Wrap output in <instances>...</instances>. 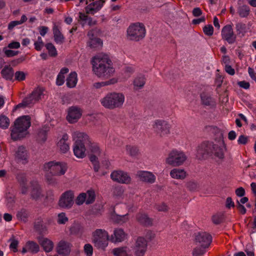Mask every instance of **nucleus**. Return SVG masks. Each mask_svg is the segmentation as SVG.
Wrapping results in <instances>:
<instances>
[{"instance_id":"37","label":"nucleus","mask_w":256,"mask_h":256,"mask_svg":"<svg viewBox=\"0 0 256 256\" xmlns=\"http://www.w3.org/2000/svg\"><path fill=\"white\" fill-rule=\"evenodd\" d=\"M126 151L131 156H136L139 154L138 148L134 146L127 145L126 146Z\"/></svg>"},{"instance_id":"30","label":"nucleus","mask_w":256,"mask_h":256,"mask_svg":"<svg viewBox=\"0 0 256 256\" xmlns=\"http://www.w3.org/2000/svg\"><path fill=\"white\" fill-rule=\"evenodd\" d=\"M201 101L204 105L207 106H214L216 102L214 99L210 96L205 93L200 94Z\"/></svg>"},{"instance_id":"55","label":"nucleus","mask_w":256,"mask_h":256,"mask_svg":"<svg viewBox=\"0 0 256 256\" xmlns=\"http://www.w3.org/2000/svg\"><path fill=\"white\" fill-rule=\"evenodd\" d=\"M16 179L20 182V184H26V175L24 173H19L16 176Z\"/></svg>"},{"instance_id":"58","label":"nucleus","mask_w":256,"mask_h":256,"mask_svg":"<svg viewBox=\"0 0 256 256\" xmlns=\"http://www.w3.org/2000/svg\"><path fill=\"white\" fill-rule=\"evenodd\" d=\"M84 251L87 256H91L93 253V248L90 244H87L84 246Z\"/></svg>"},{"instance_id":"38","label":"nucleus","mask_w":256,"mask_h":256,"mask_svg":"<svg viewBox=\"0 0 256 256\" xmlns=\"http://www.w3.org/2000/svg\"><path fill=\"white\" fill-rule=\"evenodd\" d=\"M146 83V78L144 76H138L134 81V84L135 87L138 88H142Z\"/></svg>"},{"instance_id":"53","label":"nucleus","mask_w":256,"mask_h":256,"mask_svg":"<svg viewBox=\"0 0 256 256\" xmlns=\"http://www.w3.org/2000/svg\"><path fill=\"white\" fill-rule=\"evenodd\" d=\"M15 80L22 81L26 79V74L22 71H17L14 73Z\"/></svg>"},{"instance_id":"41","label":"nucleus","mask_w":256,"mask_h":256,"mask_svg":"<svg viewBox=\"0 0 256 256\" xmlns=\"http://www.w3.org/2000/svg\"><path fill=\"white\" fill-rule=\"evenodd\" d=\"M45 46L48 50V54L50 56L55 57L57 56L58 53L56 50L52 43H48L45 45Z\"/></svg>"},{"instance_id":"56","label":"nucleus","mask_w":256,"mask_h":256,"mask_svg":"<svg viewBox=\"0 0 256 256\" xmlns=\"http://www.w3.org/2000/svg\"><path fill=\"white\" fill-rule=\"evenodd\" d=\"M154 208L159 212H166L168 210V206L165 203L156 204Z\"/></svg>"},{"instance_id":"59","label":"nucleus","mask_w":256,"mask_h":256,"mask_svg":"<svg viewBox=\"0 0 256 256\" xmlns=\"http://www.w3.org/2000/svg\"><path fill=\"white\" fill-rule=\"evenodd\" d=\"M79 19L78 20L82 21L81 24L84 26L87 22L88 16L84 13L79 12Z\"/></svg>"},{"instance_id":"39","label":"nucleus","mask_w":256,"mask_h":256,"mask_svg":"<svg viewBox=\"0 0 256 256\" xmlns=\"http://www.w3.org/2000/svg\"><path fill=\"white\" fill-rule=\"evenodd\" d=\"M43 88H37L32 92L30 94L34 98L36 102L41 98V96L43 94Z\"/></svg>"},{"instance_id":"6","label":"nucleus","mask_w":256,"mask_h":256,"mask_svg":"<svg viewBox=\"0 0 256 256\" xmlns=\"http://www.w3.org/2000/svg\"><path fill=\"white\" fill-rule=\"evenodd\" d=\"M146 32V28L142 24H133L127 29V38L129 40L138 42L144 38Z\"/></svg>"},{"instance_id":"34","label":"nucleus","mask_w":256,"mask_h":256,"mask_svg":"<svg viewBox=\"0 0 256 256\" xmlns=\"http://www.w3.org/2000/svg\"><path fill=\"white\" fill-rule=\"evenodd\" d=\"M90 41L89 42V46L92 48H96L101 47L102 45V41L98 38L91 37L89 38Z\"/></svg>"},{"instance_id":"13","label":"nucleus","mask_w":256,"mask_h":256,"mask_svg":"<svg viewBox=\"0 0 256 256\" xmlns=\"http://www.w3.org/2000/svg\"><path fill=\"white\" fill-rule=\"evenodd\" d=\"M222 39L226 41L229 44H233L236 42V36L234 34L231 25L227 24L222 30Z\"/></svg>"},{"instance_id":"7","label":"nucleus","mask_w":256,"mask_h":256,"mask_svg":"<svg viewBox=\"0 0 256 256\" xmlns=\"http://www.w3.org/2000/svg\"><path fill=\"white\" fill-rule=\"evenodd\" d=\"M67 168L66 163L56 161L46 162L43 166L44 170L52 176L64 175L66 173Z\"/></svg>"},{"instance_id":"12","label":"nucleus","mask_w":256,"mask_h":256,"mask_svg":"<svg viewBox=\"0 0 256 256\" xmlns=\"http://www.w3.org/2000/svg\"><path fill=\"white\" fill-rule=\"evenodd\" d=\"M153 128L160 136H166L170 134V126L166 121L160 120H156Z\"/></svg>"},{"instance_id":"46","label":"nucleus","mask_w":256,"mask_h":256,"mask_svg":"<svg viewBox=\"0 0 256 256\" xmlns=\"http://www.w3.org/2000/svg\"><path fill=\"white\" fill-rule=\"evenodd\" d=\"M236 29L238 34H242L244 36L246 32V26L245 24L238 22L236 24Z\"/></svg>"},{"instance_id":"54","label":"nucleus","mask_w":256,"mask_h":256,"mask_svg":"<svg viewBox=\"0 0 256 256\" xmlns=\"http://www.w3.org/2000/svg\"><path fill=\"white\" fill-rule=\"evenodd\" d=\"M124 193V190L120 186H116L113 188L112 194L114 196H121Z\"/></svg>"},{"instance_id":"44","label":"nucleus","mask_w":256,"mask_h":256,"mask_svg":"<svg viewBox=\"0 0 256 256\" xmlns=\"http://www.w3.org/2000/svg\"><path fill=\"white\" fill-rule=\"evenodd\" d=\"M117 82V80L115 78H112L108 80L106 82H96L94 84V86L96 88H99L102 86H108L112 84H114Z\"/></svg>"},{"instance_id":"10","label":"nucleus","mask_w":256,"mask_h":256,"mask_svg":"<svg viewBox=\"0 0 256 256\" xmlns=\"http://www.w3.org/2000/svg\"><path fill=\"white\" fill-rule=\"evenodd\" d=\"M74 194L72 190L64 192L59 200L58 205L60 208L69 209L74 204Z\"/></svg>"},{"instance_id":"48","label":"nucleus","mask_w":256,"mask_h":256,"mask_svg":"<svg viewBox=\"0 0 256 256\" xmlns=\"http://www.w3.org/2000/svg\"><path fill=\"white\" fill-rule=\"evenodd\" d=\"M28 212L24 209H22L20 211L18 212L16 214V216L18 219L26 222L28 217Z\"/></svg>"},{"instance_id":"43","label":"nucleus","mask_w":256,"mask_h":256,"mask_svg":"<svg viewBox=\"0 0 256 256\" xmlns=\"http://www.w3.org/2000/svg\"><path fill=\"white\" fill-rule=\"evenodd\" d=\"M86 194V204H88L93 203L96 198L94 192L93 190H88Z\"/></svg>"},{"instance_id":"11","label":"nucleus","mask_w":256,"mask_h":256,"mask_svg":"<svg viewBox=\"0 0 256 256\" xmlns=\"http://www.w3.org/2000/svg\"><path fill=\"white\" fill-rule=\"evenodd\" d=\"M194 240L203 248H208L212 242L211 235L206 232H198L195 234Z\"/></svg>"},{"instance_id":"24","label":"nucleus","mask_w":256,"mask_h":256,"mask_svg":"<svg viewBox=\"0 0 256 256\" xmlns=\"http://www.w3.org/2000/svg\"><path fill=\"white\" fill-rule=\"evenodd\" d=\"M2 77L7 80H12L14 76V70L10 66L6 65L1 70Z\"/></svg>"},{"instance_id":"45","label":"nucleus","mask_w":256,"mask_h":256,"mask_svg":"<svg viewBox=\"0 0 256 256\" xmlns=\"http://www.w3.org/2000/svg\"><path fill=\"white\" fill-rule=\"evenodd\" d=\"M8 242H10V248L14 252H18L17 247L19 242L18 240L15 239L14 236L12 235L11 236V238L8 240Z\"/></svg>"},{"instance_id":"50","label":"nucleus","mask_w":256,"mask_h":256,"mask_svg":"<svg viewBox=\"0 0 256 256\" xmlns=\"http://www.w3.org/2000/svg\"><path fill=\"white\" fill-rule=\"evenodd\" d=\"M68 220V218L64 212L60 213L58 216L57 222L58 224H65Z\"/></svg>"},{"instance_id":"22","label":"nucleus","mask_w":256,"mask_h":256,"mask_svg":"<svg viewBox=\"0 0 256 256\" xmlns=\"http://www.w3.org/2000/svg\"><path fill=\"white\" fill-rule=\"evenodd\" d=\"M38 240L40 244L46 252H49L52 250L54 246V242L48 238L44 237H39Z\"/></svg>"},{"instance_id":"2","label":"nucleus","mask_w":256,"mask_h":256,"mask_svg":"<svg viewBox=\"0 0 256 256\" xmlns=\"http://www.w3.org/2000/svg\"><path fill=\"white\" fill-rule=\"evenodd\" d=\"M225 150L224 144L220 146L212 142H206L198 146L196 156L198 159L202 160L214 156L216 158L222 160L224 158Z\"/></svg>"},{"instance_id":"3","label":"nucleus","mask_w":256,"mask_h":256,"mask_svg":"<svg viewBox=\"0 0 256 256\" xmlns=\"http://www.w3.org/2000/svg\"><path fill=\"white\" fill-rule=\"evenodd\" d=\"M30 125L29 116H23L16 118L10 128L12 139L16 141L26 138L28 134V128Z\"/></svg>"},{"instance_id":"14","label":"nucleus","mask_w":256,"mask_h":256,"mask_svg":"<svg viewBox=\"0 0 256 256\" xmlns=\"http://www.w3.org/2000/svg\"><path fill=\"white\" fill-rule=\"evenodd\" d=\"M148 242L143 237H138L134 248L136 256H144L147 250Z\"/></svg>"},{"instance_id":"26","label":"nucleus","mask_w":256,"mask_h":256,"mask_svg":"<svg viewBox=\"0 0 256 256\" xmlns=\"http://www.w3.org/2000/svg\"><path fill=\"white\" fill-rule=\"evenodd\" d=\"M32 186L31 196L34 199L38 198L41 195V190L37 182L32 181L30 183Z\"/></svg>"},{"instance_id":"63","label":"nucleus","mask_w":256,"mask_h":256,"mask_svg":"<svg viewBox=\"0 0 256 256\" xmlns=\"http://www.w3.org/2000/svg\"><path fill=\"white\" fill-rule=\"evenodd\" d=\"M102 33V31L100 29L96 28L92 30H90L88 33V36L89 38L94 37V34H100Z\"/></svg>"},{"instance_id":"57","label":"nucleus","mask_w":256,"mask_h":256,"mask_svg":"<svg viewBox=\"0 0 256 256\" xmlns=\"http://www.w3.org/2000/svg\"><path fill=\"white\" fill-rule=\"evenodd\" d=\"M3 51L4 54L8 57H12L17 55L19 53V51H15L11 50H8L6 48H4Z\"/></svg>"},{"instance_id":"60","label":"nucleus","mask_w":256,"mask_h":256,"mask_svg":"<svg viewBox=\"0 0 256 256\" xmlns=\"http://www.w3.org/2000/svg\"><path fill=\"white\" fill-rule=\"evenodd\" d=\"M47 130L46 128L41 129L38 133V136L42 142H45L46 140Z\"/></svg>"},{"instance_id":"42","label":"nucleus","mask_w":256,"mask_h":256,"mask_svg":"<svg viewBox=\"0 0 256 256\" xmlns=\"http://www.w3.org/2000/svg\"><path fill=\"white\" fill-rule=\"evenodd\" d=\"M34 228L40 233L44 232L46 230V226L44 224L42 220H38L34 224Z\"/></svg>"},{"instance_id":"32","label":"nucleus","mask_w":256,"mask_h":256,"mask_svg":"<svg viewBox=\"0 0 256 256\" xmlns=\"http://www.w3.org/2000/svg\"><path fill=\"white\" fill-rule=\"evenodd\" d=\"M137 220L141 224L148 226L152 224V222L147 215L145 214H139L137 216Z\"/></svg>"},{"instance_id":"29","label":"nucleus","mask_w":256,"mask_h":256,"mask_svg":"<svg viewBox=\"0 0 256 256\" xmlns=\"http://www.w3.org/2000/svg\"><path fill=\"white\" fill-rule=\"evenodd\" d=\"M170 176L176 179H184L186 176V172L182 169L174 168L170 172Z\"/></svg>"},{"instance_id":"1","label":"nucleus","mask_w":256,"mask_h":256,"mask_svg":"<svg viewBox=\"0 0 256 256\" xmlns=\"http://www.w3.org/2000/svg\"><path fill=\"white\" fill-rule=\"evenodd\" d=\"M92 70L98 78H108L114 72L112 60L106 54H99L94 56L92 61Z\"/></svg>"},{"instance_id":"4","label":"nucleus","mask_w":256,"mask_h":256,"mask_svg":"<svg viewBox=\"0 0 256 256\" xmlns=\"http://www.w3.org/2000/svg\"><path fill=\"white\" fill-rule=\"evenodd\" d=\"M124 96L122 93L111 92L108 94L100 100L105 108L114 110L122 106L124 102Z\"/></svg>"},{"instance_id":"62","label":"nucleus","mask_w":256,"mask_h":256,"mask_svg":"<svg viewBox=\"0 0 256 256\" xmlns=\"http://www.w3.org/2000/svg\"><path fill=\"white\" fill-rule=\"evenodd\" d=\"M223 220V216L221 214H216L213 216L212 220L214 224H218L221 223Z\"/></svg>"},{"instance_id":"64","label":"nucleus","mask_w":256,"mask_h":256,"mask_svg":"<svg viewBox=\"0 0 256 256\" xmlns=\"http://www.w3.org/2000/svg\"><path fill=\"white\" fill-rule=\"evenodd\" d=\"M65 77L62 74L58 75L56 84L58 86H62L64 84Z\"/></svg>"},{"instance_id":"47","label":"nucleus","mask_w":256,"mask_h":256,"mask_svg":"<svg viewBox=\"0 0 256 256\" xmlns=\"http://www.w3.org/2000/svg\"><path fill=\"white\" fill-rule=\"evenodd\" d=\"M70 233L73 234H77L82 233V228L78 224H73L70 228Z\"/></svg>"},{"instance_id":"23","label":"nucleus","mask_w":256,"mask_h":256,"mask_svg":"<svg viewBox=\"0 0 256 256\" xmlns=\"http://www.w3.org/2000/svg\"><path fill=\"white\" fill-rule=\"evenodd\" d=\"M68 135L66 134H64L58 143V146L60 148V151L62 153H66L70 150V144L68 142Z\"/></svg>"},{"instance_id":"49","label":"nucleus","mask_w":256,"mask_h":256,"mask_svg":"<svg viewBox=\"0 0 256 256\" xmlns=\"http://www.w3.org/2000/svg\"><path fill=\"white\" fill-rule=\"evenodd\" d=\"M86 194L82 192L76 198V204L78 206L86 202Z\"/></svg>"},{"instance_id":"9","label":"nucleus","mask_w":256,"mask_h":256,"mask_svg":"<svg viewBox=\"0 0 256 256\" xmlns=\"http://www.w3.org/2000/svg\"><path fill=\"white\" fill-rule=\"evenodd\" d=\"M186 159V156L182 152L174 150L170 152L166 162L173 166H177L182 165Z\"/></svg>"},{"instance_id":"25","label":"nucleus","mask_w":256,"mask_h":256,"mask_svg":"<svg viewBox=\"0 0 256 256\" xmlns=\"http://www.w3.org/2000/svg\"><path fill=\"white\" fill-rule=\"evenodd\" d=\"M54 40L56 44H62L64 42V37L60 32L58 26L54 24L52 28Z\"/></svg>"},{"instance_id":"18","label":"nucleus","mask_w":256,"mask_h":256,"mask_svg":"<svg viewBox=\"0 0 256 256\" xmlns=\"http://www.w3.org/2000/svg\"><path fill=\"white\" fill-rule=\"evenodd\" d=\"M136 176L140 180L150 184L154 183L156 180L155 176L148 171L138 170Z\"/></svg>"},{"instance_id":"40","label":"nucleus","mask_w":256,"mask_h":256,"mask_svg":"<svg viewBox=\"0 0 256 256\" xmlns=\"http://www.w3.org/2000/svg\"><path fill=\"white\" fill-rule=\"evenodd\" d=\"M10 125L9 118L4 115L0 116V128L2 129H6Z\"/></svg>"},{"instance_id":"33","label":"nucleus","mask_w":256,"mask_h":256,"mask_svg":"<svg viewBox=\"0 0 256 256\" xmlns=\"http://www.w3.org/2000/svg\"><path fill=\"white\" fill-rule=\"evenodd\" d=\"M28 250L33 254H36L38 252L40 247L38 245L33 241H28L26 244Z\"/></svg>"},{"instance_id":"15","label":"nucleus","mask_w":256,"mask_h":256,"mask_svg":"<svg viewBox=\"0 0 256 256\" xmlns=\"http://www.w3.org/2000/svg\"><path fill=\"white\" fill-rule=\"evenodd\" d=\"M111 178L114 182L122 184H129L131 178L126 172L122 170H116L110 174Z\"/></svg>"},{"instance_id":"16","label":"nucleus","mask_w":256,"mask_h":256,"mask_svg":"<svg viewBox=\"0 0 256 256\" xmlns=\"http://www.w3.org/2000/svg\"><path fill=\"white\" fill-rule=\"evenodd\" d=\"M72 244L64 240H60L56 246V252L60 256H68L71 252Z\"/></svg>"},{"instance_id":"5","label":"nucleus","mask_w":256,"mask_h":256,"mask_svg":"<svg viewBox=\"0 0 256 256\" xmlns=\"http://www.w3.org/2000/svg\"><path fill=\"white\" fill-rule=\"evenodd\" d=\"M74 136L77 138L73 147L74 154L83 158L86 156V144L90 143V138L86 134L80 132H74Z\"/></svg>"},{"instance_id":"28","label":"nucleus","mask_w":256,"mask_h":256,"mask_svg":"<svg viewBox=\"0 0 256 256\" xmlns=\"http://www.w3.org/2000/svg\"><path fill=\"white\" fill-rule=\"evenodd\" d=\"M77 83V74L76 72H70L66 80V84L68 87L74 88Z\"/></svg>"},{"instance_id":"20","label":"nucleus","mask_w":256,"mask_h":256,"mask_svg":"<svg viewBox=\"0 0 256 256\" xmlns=\"http://www.w3.org/2000/svg\"><path fill=\"white\" fill-rule=\"evenodd\" d=\"M16 158L20 162L26 164L28 162V153L26 147L23 146H19L16 152Z\"/></svg>"},{"instance_id":"36","label":"nucleus","mask_w":256,"mask_h":256,"mask_svg":"<svg viewBox=\"0 0 256 256\" xmlns=\"http://www.w3.org/2000/svg\"><path fill=\"white\" fill-rule=\"evenodd\" d=\"M86 146H88L90 152L95 154L99 155L100 153V148L98 144L94 142H92L90 140V143L86 144Z\"/></svg>"},{"instance_id":"21","label":"nucleus","mask_w":256,"mask_h":256,"mask_svg":"<svg viewBox=\"0 0 256 256\" xmlns=\"http://www.w3.org/2000/svg\"><path fill=\"white\" fill-rule=\"evenodd\" d=\"M126 234L122 228H116L112 234L110 240L114 243L120 242L124 240L126 238Z\"/></svg>"},{"instance_id":"17","label":"nucleus","mask_w":256,"mask_h":256,"mask_svg":"<svg viewBox=\"0 0 256 256\" xmlns=\"http://www.w3.org/2000/svg\"><path fill=\"white\" fill-rule=\"evenodd\" d=\"M82 116L80 110L76 106H72L69 108L68 114L66 116L68 121L71 123H75L80 119Z\"/></svg>"},{"instance_id":"52","label":"nucleus","mask_w":256,"mask_h":256,"mask_svg":"<svg viewBox=\"0 0 256 256\" xmlns=\"http://www.w3.org/2000/svg\"><path fill=\"white\" fill-rule=\"evenodd\" d=\"M203 32L206 35L211 36L214 33L213 26L211 24L205 26L203 28Z\"/></svg>"},{"instance_id":"35","label":"nucleus","mask_w":256,"mask_h":256,"mask_svg":"<svg viewBox=\"0 0 256 256\" xmlns=\"http://www.w3.org/2000/svg\"><path fill=\"white\" fill-rule=\"evenodd\" d=\"M127 247H120L112 250V254L115 256H128Z\"/></svg>"},{"instance_id":"8","label":"nucleus","mask_w":256,"mask_h":256,"mask_svg":"<svg viewBox=\"0 0 256 256\" xmlns=\"http://www.w3.org/2000/svg\"><path fill=\"white\" fill-rule=\"evenodd\" d=\"M110 239L108 232L104 230L96 229L92 232V242L94 246L98 249L105 250L108 246Z\"/></svg>"},{"instance_id":"31","label":"nucleus","mask_w":256,"mask_h":256,"mask_svg":"<svg viewBox=\"0 0 256 256\" xmlns=\"http://www.w3.org/2000/svg\"><path fill=\"white\" fill-rule=\"evenodd\" d=\"M250 12V7L246 5L239 6L238 8V13L240 18H244L248 16Z\"/></svg>"},{"instance_id":"27","label":"nucleus","mask_w":256,"mask_h":256,"mask_svg":"<svg viewBox=\"0 0 256 256\" xmlns=\"http://www.w3.org/2000/svg\"><path fill=\"white\" fill-rule=\"evenodd\" d=\"M36 102L34 99L30 94L28 96L25 98L21 103L18 104L16 106V108H26L32 105L35 104Z\"/></svg>"},{"instance_id":"19","label":"nucleus","mask_w":256,"mask_h":256,"mask_svg":"<svg viewBox=\"0 0 256 256\" xmlns=\"http://www.w3.org/2000/svg\"><path fill=\"white\" fill-rule=\"evenodd\" d=\"M104 2V0H99L88 4L85 8L86 14L94 15L102 8Z\"/></svg>"},{"instance_id":"61","label":"nucleus","mask_w":256,"mask_h":256,"mask_svg":"<svg viewBox=\"0 0 256 256\" xmlns=\"http://www.w3.org/2000/svg\"><path fill=\"white\" fill-rule=\"evenodd\" d=\"M248 141V136L244 135H240L238 140V143L239 144H246Z\"/></svg>"},{"instance_id":"51","label":"nucleus","mask_w":256,"mask_h":256,"mask_svg":"<svg viewBox=\"0 0 256 256\" xmlns=\"http://www.w3.org/2000/svg\"><path fill=\"white\" fill-rule=\"evenodd\" d=\"M204 248L201 246L200 247L195 248L192 252V256H200L204 254L206 252Z\"/></svg>"}]
</instances>
